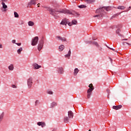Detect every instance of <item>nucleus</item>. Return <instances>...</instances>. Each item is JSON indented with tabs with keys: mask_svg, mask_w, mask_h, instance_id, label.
Wrapping results in <instances>:
<instances>
[{
	"mask_svg": "<svg viewBox=\"0 0 131 131\" xmlns=\"http://www.w3.org/2000/svg\"><path fill=\"white\" fill-rule=\"evenodd\" d=\"M44 9H48L47 11H49L50 12V15L55 17V15H58L57 13H61V14H70L71 15H74L75 16H79V14L77 13V12L75 11H70L69 10H64V9H60L59 10H56V9H53L50 7H47L46 6H42Z\"/></svg>",
	"mask_w": 131,
	"mask_h": 131,
	"instance_id": "obj_1",
	"label": "nucleus"
},
{
	"mask_svg": "<svg viewBox=\"0 0 131 131\" xmlns=\"http://www.w3.org/2000/svg\"><path fill=\"white\" fill-rule=\"evenodd\" d=\"M111 10H112V7L111 6H104L100 7L97 9L96 11V13H100V11H101L103 13V14L105 15V14H106V12H105V11H106V12H109V11H111Z\"/></svg>",
	"mask_w": 131,
	"mask_h": 131,
	"instance_id": "obj_2",
	"label": "nucleus"
},
{
	"mask_svg": "<svg viewBox=\"0 0 131 131\" xmlns=\"http://www.w3.org/2000/svg\"><path fill=\"white\" fill-rule=\"evenodd\" d=\"M44 37H42L41 39H40V40L39 41V43L38 45L37 48H38V51H40V50H41L43 47V43H44Z\"/></svg>",
	"mask_w": 131,
	"mask_h": 131,
	"instance_id": "obj_3",
	"label": "nucleus"
},
{
	"mask_svg": "<svg viewBox=\"0 0 131 131\" xmlns=\"http://www.w3.org/2000/svg\"><path fill=\"white\" fill-rule=\"evenodd\" d=\"M38 36H35L32 39L31 45L33 46H36L38 42Z\"/></svg>",
	"mask_w": 131,
	"mask_h": 131,
	"instance_id": "obj_4",
	"label": "nucleus"
},
{
	"mask_svg": "<svg viewBox=\"0 0 131 131\" xmlns=\"http://www.w3.org/2000/svg\"><path fill=\"white\" fill-rule=\"evenodd\" d=\"M33 80V79L32 78V77H30L29 78V79H28L27 81V83H28V86L29 89H31V86H32V80Z\"/></svg>",
	"mask_w": 131,
	"mask_h": 131,
	"instance_id": "obj_5",
	"label": "nucleus"
},
{
	"mask_svg": "<svg viewBox=\"0 0 131 131\" xmlns=\"http://www.w3.org/2000/svg\"><path fill=\"white\" fill-rule=\"evenodd\" d=\"M76 24H77V20L75 19H73L72 21V23H70V21H68L69 26H72V25H76Z\"/></svg>",
	"mask_w": 131,
	"mask_h": 131,
	"instance_id": "obj_6",
	"label": "nucleus"
},
{
	"mask_svg": "<svg viewBox=\"0 0 131 131\" xmlns=\"http://www.w3.org/2000/svg\"><path fill=\"white\" fill-rule=\"evenodd\" d=\"M61 25H68V21H67V18H64L62 19V20L60 23Z\"/></svg>",
	"mask_w": 131,
	"mask_h": 131,
	"instance_id": "obj_7",
	"label": "nucleus"
},
{
	"mask_svg": "<svg viewBox=\"0 0 131 131\" xmlns=\"http://www.w3.org/2000/svg\"><path fill=\"white\" fill-rule=\"evenodd\" d=\"M97 14L96 15H94V17L96 18V17H103L104 16V13L102 12V10L99 11L98 13H96Z\"/></svg>",
	"mask_w": 131,
	"mask_h": 131,
	"instance_id": "obj_8",
	"label": "nucleus"
},
{
	"mask_svg": "<svg viewBox=\"0 0 131 131\" xmlns=\"http://www.w3.org/2000/svg\"><path fill=\"white\" fill-rule=\"evenodd\" d=\"M89 89L87 91H89V92H93L94 90H95V87H94V85H93V83H91L89 85Z\"/></svg>",
	"mask_w": 131,
	"mask_h": 131,
	"instance_id": "obj_9",
	"label": "nucleus"
},
{
	"mask_svg": "<svg viewBox=\"0 0 131 131\" xmlns=\"http://www.w3.org/2000/svg\"><path fill=\"white\" fill-rule=\"evenodd\" d=\"M68 117L70 118V119L73 118L74 114L73 112L71 111H69L68 112Z\"/></svg>",
	"mask_w": 131,
	"mask_h": 131,
	"instance_id": "obj_10",
	"label": "nucleus"
},
{
	"mask_svg": "<svg viewBox=\"0 0 131 131\" xmlns=\"http://www.w3.org/2000/svg\"><path fill=\"white\" fill-rule=\"evenodd\" d=\"M56 38H58L59 40H61V41H67V39L65 37H62L60 36H56Z\"/></svg>",
	"mask_w": 131,
	"mask_h": 131,
	"instance_id": "obj_11",
	"label": "nucleus"
},
{
	"mask_svg": "<svg viewBox=\"0 0 131 131\" xmlns=\"http://www.w3.org/2000/svg\"><path fill=\"white\" fill-rule=\"evenodd\" d=\"M33 67L34 69H39V68H41V66L38 65L36 63H34L33 64Z\"/></svg>",
	"mask_w": 131,
	"mask_h": 131,
	"instance_id": "obj_12",
	"label": "nucleus"
},
{
	"mask_svg": "<svg viewBox=\"0 0 131 131\" xmlns=\"http://www.w3.org/2000/svg\"><path fill=\"white\" fill-rule=\"evenodd\" d=\"M121 108H122V105L113 106V109H114L115 110H119V109H121Z\"/></svg>",
	"mask_w": 131,
	"mask_h": 131,
	"instance_id": "obj_13",
	"label": "nucleus"
},
{
	"mask_svg": "<svg viewBox=\"0 0 131 131\" xmlns=\"http://www.w3.org/2000/svg\"><path fill=\"white\" fill-rule=\"evenodd\" d=\"M57 71L58 73H60V74H63V73H64V69L62 67L58 68Z\"/></svg>",
	"mask_w": 131,
	"mask_h": 131,
	"instance_id": "obj_14",
	"label": "nucleus"
},
{
	"mask_svg": "<svg viewBox=\"0 0 131 131\" xmlns=\"http://www.w3.org/2000/svg\"><path fill=\"white\" fill-rule=\"evenodd\" d=\"M37 124L39 126H41V127H45L46 126V123L44 122H38Z\"/></svg>",
	"mask_w": 131,
	"mask_h": 131,
	"instance_id": "obj_15",
	"label": "nucleus"
},
{
	"mask_svg": "<svg viewBox=\"0 0 131 131\" xmlns=\"http://www.w3.org/2000/svg\"><path fill=\"white\" fill-rule=\"evenodd\" d=\"M69 119H70L69 117L65 116L63 118V122L64 123H68V122H69Z\"/></svg>",
	"mask_w": 131,
	"mask_h": 131,
	"instance_id": "obj_16",
	"label": "nucleus"
},
{
	"mask_svg": "<svg viewBox=\"0 0 131 131\" xmlns=\"http://www.w3.org/2000/svg\"><path fill=\"white\" fill-rule=\"evenodd\" d=\"M32 5H36V0H31L28 3V6H31Z\"/></svg>",
	"mask_w": 131,
	"mask_h": 131,
	"instance_id": "obj_17",
	"label": "nucleus"
},
{
	"mask_svg": "<svg viewBox=\"0 0 131 131\" xmlns=\"http://www.w3.org/2000/svg\"><path fill=\"white\" fill-rule=\"evenodd\" d=\"M92 94H93V92L87 90V99L91 98V96H92Z\"/></svg>",
	"mask_w": 131,
	"mask_h": 131,
	"instance_id": "obj_18",
	"label": "nucleus"
},
{
	"mask_svg": "<svg viewBox=\"0 0 131 131\" xmlns=\"http://www.w3.org/2000/svg\"><path fill=\"white\" fill-rule=\"evenodd\" d=\"M70 56H71V50L70 49L67 54L65 55L66 58H68V59H70Z\"/></svg>",
	"mask_w": 131,
	"mask_h": 131,
	"instance_id": "obj_19",
	"label": "nucleus"
},
{
	"mask_svg": "<svg viewBox=\"0 0 131 131\" xmlns=\"http://www.w3.org/2000/svg\"><path fill=\"white\" fill-rule=\"evenodd\" d=\"M121 32V30L120 29H118L116 31V34H118L119 36H122V35L120 34V32Z\"/></svg>",
	"mask_w": 131,
	"mask_h": 131,
	"instance_id": "obj_20",
	"label": "nucleus"
},
{
	"mask_svg": "<svg viewBox=\"0 0 131 131\" xmlns=\"http://www.w3.org/2000/svg\"><path fill=\"white\" fill-rule=\"evenodd\" d=\"M78 72H79V70H78V68L75 69L74 71V75H75V76H76Z\"/></svg>",
	"mask_w": 131,
	"mask_h": 131,
	"instance_id": "obj_21",
	"label": "nucleus"
},
{
	"mask_svg": "<svg viewBox=\"0 0 131 131\" xmlns=\"http://www.w3.org/2000/svg\"><path fill=\"white\" fill-rule=\"evenodd\" d=\"M55 106H57V102H53L51 104L50 108H55Z\"/></svg>",
	"mask_w": 131,
	"mask_h": 131,
	"instance_id": "obj_22",
	"label": "nucleus"
},
{
	"mask_svg": "<svg viewBox=\"0 0 131 131\" xmlns=\"http://www.w3.org/2000/svg\"><path fill=\"white\" fill-rule=\"evenodd\" d=\"M64 48H65V46H64V45H61V46H60L59 47V52H62V51L64 50Z\"/></svg>",
	"mask_w": 131,
	"mask_h": 131,
	"instance_id": "obj_23",
	"label": "nucleus"
},
{
	"mask_svg": "<svg viewBox=\"0 0 131 131\" xmlns=\"http://www.w3.org/2000/svg\"><path fill=\"white\" fill-rule=\"evenodd\" d=\"M8 69L9 70H11L12 71V70H14V65L13 64H11L9 67H8Z\"/></svg>",
	"mask_w": 131,
	"mask_h": 131,
	"instance_id": "obj_24",
	"label": "nucleus"
},
{
	"mask_svg": "<svg viewBox=\"0 0 131 131\" xmlns=\"http://www.w3.org/2000/svg\"><path fill=\"white\" fill-rule=\"evenodd\" d=\"M2 5L3 6L2 9H7L8 8V6H7V5H6V4H5V2H2Z\"/></svg>",
	"mask_w": 131,
	"mask_h": 131,
	"instance_id": "obj_25",
	"label": "nucleus"
},
{
	"mask_svg": "<svg viewBox=\"0 0 131 131\" xmlns=\"http://www.w3.org/2000/svg\"><path fill=\"white\" fill-rule=\"evenodd\" d=\"M28 24L29 26H34V23L32 21H28Z\"/></svg>",
	"mask_w": 131,
	"mask_h": 131,
	"instance_id": "obj_26",
	"label": "nucleus"
},
{
	"mask_svg": "<svg viewBox=\"0 0 131 131\" xmlns=\"http://www.w3.org/2000/svg\"><path fill=\"white\" fill-rule=\"evenodd\" d=\"M86 3L88 4H93V3H95V0H85Z\"/></svg>",
	"mask_w": 131,
	"mask_h": 131,
	"instance_id": "obj_27",
	"label": "nucleus"
},
{
	"mask_svg": "<svg viewBox=\"0 0 131 131\" xmlns=\"http://www.w3.org/2000/svg\"><path fill=\"white\" fill-rule=\"evenodd\" d=\"M78 8H79L80 9H85V8H86V6L84 5H79L78 6Z\"/></svg>",
	"mask_w": 131,
	"mask_h": 131,
	"instance_id": "obj_28",
	"label": "nucleus"
},
{
	"mask_svg": "<svg viewBox=\"0 0 131 131\" xmlns=\"http://www.w3.org/2000/svg\"><path fill=\"white\" fill-rule=\"evenodd\" d=\"M117 9L119 10H124V9H125V7L123 6H119L117 7Z\"/></svg>",
	"mask_w": 131,
	"mask_h": 131,
	"instance_id": "obj_29",
	"label": "nucleus"
},
{
	"mask_svg": "<svg viewBox=\"0 0 131 131\" xmlns=\"http://www.w3.org/2000/svg\"><path fill=\"white\" fill-rule=\"evenodd\" d=\"M23 51V48L22 47H20L19 49L17 50V54H21V52Z\"/></svg>",
	"mask_w": 131,
	"mask_h": 131,
	"instance_id": "obj_30",
	"label": "nucleus"
},
{
	"mask_svg": "<svg viewBox=\"0 0 131 131\" xmlns=\"http://www.w3.org/2000/svg\"><path fill=\"white\" fill-rule=\"evenodd\" d=\"M14 15L15 18H19V14H18V13L14 12Z\"/></svg>",
	"mask_w": 131,
	"mask_h": 131,
	"instance_id": "obj_31",
	"label": "nucleus"
},
{
	"mask_svg": "<svg viewBox=\"0 0 131 131\" xmlns=\"http://www.w3.org/2000/svg\"><path fill=\"white\" fill-rule=\"evenodd\" d=\"M93 45H94V46H96V47H99V44L98 43V42H96L95 41L92 42Z\"/></svg>",
	"mask_w": 131,
	"mask_h": 131,
	"instance_id": "obj_32",
	"label": "nucleus"
},
{
	"mask_svg": "<svg viewBox=\"0 0 131 131\" xmlns=\"http://www.w3.org/2000/svg\"><path fill=\"white\" fill-rule=\"evenodd\" d=\"M38 105H39V100H37L35 102V106H38Z\"/></svg>",
	"mask_w": 131,
	"mask_h": 131,
	"instance_id": "obj_33",
	"label": "nucleus"
},
{
	"mask_svg": "<svg viewBox=\"0 0 131 131\" xmlns=\"http://www.w3.org/2000/svg\"><path fill=\"white\" fill-rule=\"evenodd\" d=\"M120 14H121V13H117L113 15L112 18H115V17H117L119 15H120Z\"/></svg>",
	"mask_w": 131,
	"mask_h": 131,
	"instance_id": "obj_34",
	"label": "nucleus"
},
{
	"mask_svg": "<svg viewBox=\"0 0 131 131\" xmlns=\"http://www.w3.org/2000/svg\"><path fill=\"white\" fill-rule=\"evenodd\" d=\"M19 25H23L24 24V21L20 20L18 23Z\"/></svg>",
	"mask_w": 131,
	"mask_h": 131,
	"instance_id": "obj_35",
	"label": "nucleus"
},
{
	"mask_svg": "<svg viewBox=\"0 0 131 131\" xmlns=\"http://www.w3.org/2000/svg\"><path fill=\"white\" fill-rule=\"evenodd\" d=\"M47 93L49 95H53V92H52V91L48 90L47 91Z\"/></svg>",
	"mask_w": 131,
	"mask_h": 131,
	"instance_id": "obj_36",
	"label": "nucleus"
},
{
	"mask_svg": "<svg viewBox=\"0 0 131 131\" xmlns=\"http://www.w3.org/2000/svg\"><path fill=\"white\" fill-rule=\"evenodd\" d=\"M106 47L108 48V49H110V50H112V51H114V52H116V53H117V51H115V49H114L113 48H111L108 47L107 46H106Z\"/></svg>",
	"mask_w": 131,
	"mask_h": 131,
	"instance_id": "obj_37",
	"label": "nucleus"
},
{
	"mask_svg": "<svg viewBox=\"0 0 131 131\" xmlns=\"http://www.w3.org/2000/svg\"><path fill=\"white\" fill-rule=\"evenodd\" d=\"M106 92L107 93V95H110V90L107 89Z\"/></svg>",
	"mask_w": 131,
	"mask_h": 131,
	"instance_id": "obj_38",
	"label": "nucleus"
},
{
	"mask_svg": "<svg viewBox=\"0 0 131 131\" xmlns=\"http://www.w3.org/2000/svg\"><path fill=\"white\" fill-rule=\"evenodd\" d=\"M125 43H126L127 45H128V46H130V44H129V43H127L126 42H123V45L124 46Z\"/></svg>",
	"mask_w": 131,
	"mask_h": 131,
	"instance_id": "obj_39",
	"label": "nucleus"
},
{
	"mask_svg": "<svg viewBox=\"0 0 131 131\" xmlns=\"http://www.w3.org/2000/svg\"><path fill=\"white\" fill-rule=\"evenodd\" d=\"M2 12H7V9L2 8Z\"/></svg>",
	"mask_w": 131,
	"mask_h": 131,
	"instance_id": "obj_40",
	"label": "nucleus"
},
{
	"mask_svg": "<svg viewBox=\"0 0 131 131\" xmlns=\"http://www.w3.org/2000/svg\"><path fill=\"white\" fill-rule=\"evenodd\" d=\"M11 86L13 88V89H16L17 88V86L14 84H12Z\"/></svg>",
	"mask_w": 131,
	"mask_h": 131,
	"instance_id": "obj_41",
	"label": "nucleus"
},
{
	"mask_svg": "<svg viewBox=\"0 0 131 131\" xmlns=\"http://www.w3.org/2000/svg\"><path fill=\"white\" fill-rule=\"evenodd\" d=\"M97 48H98L99 51H102V48L101 47H100V45H99V47H97Z\"/></svg>",
	"mask_w": 131,
	"mask_h": 131,
	"instance_id": "obj_42",
	"label": "nucleus"
},
{
	"mask_svg": "<svg viewBox=\"0 0 131 131\" xmlns=\"http://www.w3.org/2000/svg\"><path fill=\"white\" fill-rule=\"evenodd\" d=\"M15 45H17L18 47H20L21 46V43H15Z\"/></svg>",
	"mask_w": 131,
	"mask_h": 131,
	"instance_id": "obj_43",
	"label": "nucleus"
},
{
	"mask_svg": "<svg viewBox=\"0 0 131 131\" xmlns=\"http://www.w3.org/2000/svg\"><path fill=\"white\" fill-rule=\"evenodd\" d=\"M2 3H7L8 0H2Z\"/></svg>",
	"mask_w": 131,
	"mask_h": 131,
	"instance_id": "obj_44",
	"label": "nucleus"
},
{
	"mask_svg": "<svg viewBox=\"0 0 131 131\" xmlns=\"http://www.w3.org/2000/svg\"><path fill=\"white\" fill-rule=\"evenodd\" d=\"M12 43H16V40H12Z\"/></svg>",
	"mask_w": 131,
	"mask_h": 131,
	"instance_id": "obj_45",
	"label": "nucleus"
},
{
	"mask_svg": "<svg viewBox=\"0 0 131 131\" xmlns=\"http://www.w3.org/2000/svg\"><path fill=\"white\" fill-rule=\"evenodd\" d=\"M92 42L91 41H87L86 42V43H92Z\"/></svg>",
	"mask_w": 131,
	"mask_h": 131,
	"instance_id": "obj_46",
	"label": "nucleus"
},
{
	"mask_svg": "<svg viewBox=\"0 0 131 131\" xmlns=\"http://www.w3.org/2000/svg\"><path fill=\"white\" fill-rule=\"evenodd\" d=\"M110 60H111V63L112 64V63H113V62H112V61H113V60H112V58H110Z\"/></svg>",
	"mask_w": 131,
	"mask_h": 131,
	"instance_id": "obj_47",
	"label": "nucleus"
},
{
	"mask_svg": "<svg viewBox=\"0 0 131 131\" xmlns=\"http://www.w3.org/2000/svg\"><path fill=\"white\" fill-rule=\"evenodd\" d=\"M2 48H3V45H2V44L0 45V49H2Z\"/></svg>",
	"mask_w": 131,
	"mask_h": 131,
	"instance_id": "obj_48",
	"label": "nucleus"
},
{
	"mask_svg": "<svg viewBox=\"0 0 131 131\" xmlns=\"http://www.w3.org/2000/svg\"><path fill=\"white\" fill-rule=\"evenodd\" d=\"M110 95H109V94L107 95V99H109L110 98Z\"/></svg>",
	"mask_w": 131,
	"mask_h": 131,
	"instance_id": "obj_49",
	"label": "nucleus"
},
{
	"mask_svg": "<svg viewBox=\"0 0 131 131\" xmlns=\"http://www.w3.org/2000/svg\"><path fill=\"white\" fill-rule=\"evenodd\" d=\"M122 40H127V39H123Z\"/></svg>",
	"mask_w": 131,
	"mask_h": 131,
	"instance_id": "obj_50",
	"label": "nucleus"
},
{
	"mask_svg": "<svg viewBox=\"0 0 131 131\" xmlns=\"http://www.w3.org/2000/svg\"><path fill=\"white\" fill-rule=\"evenodd\" d=\"M128 11H129V9H128L126 11V12H128Z\"/></svg>",
	"mask_w": 131,
	"mask_h": 131,
	"instance_id": "obj_51",
	"label": "nucleus"
},
{
	"mask_svg": "<svg viewBox=\"0 0 131 131\" xmlns=\"http://www.w3.org/2000/svg\"><path fill=\"white\" fill-rule=\"evenodd\" d=\"M56 129H53L52 131H56Z\"/></svg>",
	"mask_w": 131,
	"mask_h": 131,
	"instance_id": "obj_52",
	"label": "nucleus"
},
{
	"mask_svg": "<svg viewBox=\"0 0 131 131\" xmlns=\"http://www.w3.org/2000/svg\"><path fill=\"white\" fill-rule=\"evenodd\" d=\"M93 40H96V39L93 38Z\"/></svg>",
	"mask_w": 131,
	"mask_h": 131,
	"instance_id": "obj_53",
	"label": "nucleus"
},
{
	"mask_svg": "<svg viewBox=\"0 0 131 131\" xmlns=\"http://www.w3.org/2000/svg\"><path fill=\"white\" fill-rule=\"evenodd\" d=\"M129 9H131V6H129Z\"/></svg>",
	"mask_w": 131,
	"mask_h": 131,
	"instance_id": "obj_54",
	"label": "nucleus"
},
{
	"mask_svg": "<svg viewBox=\"0 0 131 131\" xmlns=\"http://www.w3.org/2000/svg\"><path fill=\"white\" fill-rule=\"evenodd\" d=\"M38 8H39V6H38Z\"/></svg>",
	"mask_w": 131,
	"mask_h": 131,
	"instance_id": "obj_55",
	"label": "nucleus"
},
{
	"mask_svg": "<svg viewBox=\"0 0 131 131\" xmlns=\"http://www.w3.org/2000/svg\"><path fill=\"white\" fill-rule=\"evenodd\" d=\"M89 131H91V129H90L89 130Z\"/></svg>",
	"mask_w": 131,
	"mask_h": 131,
	"instance_id": "obj_56",
	"label": "nucleus"
}]
</instances>
